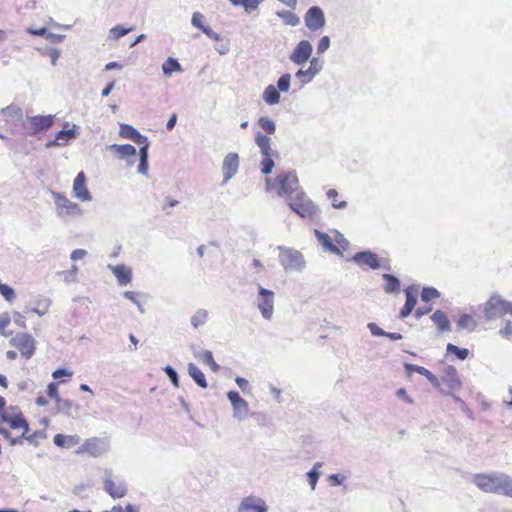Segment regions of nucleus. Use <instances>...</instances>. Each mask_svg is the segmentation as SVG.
<instances>
[{"instance_id":"ea45409f","label":"nucleus","mask_w":512,"mask_h":512,"mask_svg":"<svg viewBox=\"0 0 512 512\" xmlns=\"http://www.w3.org/2000/svg\"><path fill=\"white\" fill-rule=\"evenodd\" d=\"M208 319V312L205 309L197 310L191 317V325L194 328H198L203 325Z\"/></svg>"},{"instance_id":"de8ad7c7","label":"nucleus","mask_w":512,"mask_h":512,"mask_svg":"<svg viewBox=\"0 0 512 512\" xmlns=\"http://www.w3.org/2000/svg\"><path fill=\"white\" fill-rule=\"evenodd\" d=\"M439 296H440V294L437 291V289H435L433 287H425V288H423L422 293H421V300L423 302H429L433 299L438 298Z\"/></svg>"},{"instance_id":"f257e3e1","label":"nucleus","mask_w":512,"mask_h":512,"mask_svg":"<svg viewBox=\"0 0 512 512\" xmlns=\"http://www.w3.org/2000/svg\"><path fill=\"white\" fill-rule=\"evenodd\" d=\"M471 482L484 493L512 498V477L504 472L476 473Z\"/></svg>"},{"instance_id":"774afa93","label":"nucleus","mask_w":512,"mask_h":512,"mask_svg":"<svg viewBox=\"0 0 512 512\" xmlns=\"http://www.w3.org/2000/svg\"><path fill=\"white\" fill-rule=\"evenodd\" d=\"M87 255V251L85 249H75L70 254V259L72 261H78L83 259Z\"/></svg>"},{"instance_id":"864d4df0","label":"nucleus","mask_w":512,"mask_h":512,"mask_svg":"<svg viewBox=\"0 0 512 512\" xmlns=\"http://www.w3.org/2000/svg\"><path fill=\"white\" fill-rule=\"evenodd\" d=\"M329 47H330V38L328 36H323L317 44L318 54L325 53Z\"/></svg>"},{"instance_id":"f03ea898","label":"nucleus","mask_w":512,"mask_h":512,"mask_svg":"<svg viewBox=\"0 0 512 512\" xmlns=\"http://www.w3.org/2000/svg\"><path fill=\"white\" fill-rule=\"evenodd\" d=\"M119 135L124 139H129L136 144L141 145L139 149V165L137 172L147 176L149 170L148 149L149 142L146 136L140 134L133 126L129 124H120Z\"/></svg>"},{"instance_id":"bf43d9fd","label":"nucleus","mask_w":512,"mask_h":512,"mask_svg":"<svg viewBox=\"0 0 512 512\" xmlns=\"http://www.w3.org/2000/svg\"><path fill=\"white\" fill-rule=\"evenodd\" d=\"M73 376V371L69 370V369H65V368H59V369H56L53 373H52V377L54 379H61L62 377H72Z\"/></svg>"},{"instance_id":"7ed1b4c3","label":"nucleus","mask_w":512,"mask_h":512,"mask_svg":"<svg viewBox=\"0 0 512 512\" xmlns=\"http://www.w3.org/2000/svg\"><path fill=\"white\" fill-rule=\"evenodd\" d=\"M267 189H274L278 196L282 198H286L287 200L296 194V191H300L298 178L295 172L288 171L283 172L272 181L271 179H266Z\"/></svg>"},{"instance_id":"9b49d317","label":"nucleus","mask_w":512,"mask_h":512,"mask_svg":"<svg viewBox=\"0 0 512 512\" xmlns=\"http://www.w3.org/2000/svg\"><path fill=\"white\" fill-rule=\"evenodd\" d=\"M440 382L444 385L440 389L442 393L452 395L456 401H461L460 398L454 396V392L459 391L462 386L456 368L453 366L446 367Z\"/></svg>"},{"instance_id":"c756f323","label":"nucleus","mask_w":512,"mask_h":512,"mask_svg":"<svg viewBox=\"0 0 512 512\" xmlns=\"http://www.w3.org/2000/svg\"><path fill=\"white\" fill-rule=\"evenodd\" d=\"M162 72L166 77H170L173 73H181L183 71L182 66L176 58L168 57L162 64Z\"/></svg>"},{"instance_id":"ddd939ff","label":"nucleus","mask_w":512,"mask_h":512,"mask_svg":"<svg viewBox=\"0 0 512 512\" xmlns=\"http://www.w3.org/2000/svg\"><path fill=\"white\" fill-rule=\"evenodd\" d=\"M255 302L262 317L266 320H270L274 313V292L263 287H259V292Z\"/></svg>"},{"instance_id":"a19ab883","label":"nucleus","mask_w":512,"mask_h":512,"mask_svg":"<svg viewBox=\"0 0 512 512\" xmlns=\"http://www.w3.org/2000/svg\"><path fill=\"white\" fill-rule=\"evenodd\" d=\"M132 28H124L121 25H116L112 27L108 32V38L110 40H117L125 35H127L129 32H131Z\"/></svg>"},{"instance_id":"f704fd0d","label":"nucleus","mask_w":512,"mask_h":512,"mask_svg":"<svg viewBox=\"0 0 512 512\" xmlns=\"http://www.w3.org/2000/svg\"><path fill=\"white\" fill-rule=\"evenodd\" d=\"M431 319L434 322V324L438 327L439 331H447L450 329V322L443 311H435L431 316Z\"/></svg>"},{"instance_id":"1a4fd4ad","label":"nucleus","mask_w":512,"mask_h":512,"mask_svg":"<svg viewBox=\"0 0 512 512\" xmlns=\"http://www.w3.org/2000/svg\"><path fill=\"white\" fill-rule=\"evenodd\" d=\"M110 449V443L107 438L92 437L86 439L75 451L77 455L88 454L91 457L98 458Z\"/></svg>"},{"instance_id":"cd10ccee","label":"nucleus","mask_w":512,"mask_h":512,"mask_svg":"<svg viewBox=\"0 0 512 512\" xmlns=\"http://www.w3.org/2000/svg\"><path fill=\"white\" fill-rule=\"evenodd\" d=\"M53 442L56 446L61 448L70 449L81 442L80 436L74 435H64V434H56L53 438Z\"/></svg>"},{"instance_id":"b1692460","label":"nucleus","mask_w":512,"mask_h":512,"mask_svg":"<svg viewBox=\"0 0 512 512\" xmlns=\"http://www.w3.org/2000/svg\"><path fill=\"white\" fill-rule=\"evenodd\" d=\"M191 25L201 30L208 38L215 41L220 40V35L205 24V16L202 13L198 11L192 13Z\"/></svg>"},{"instance_id":"393cba45","label":"nucleus","mask_w":512,"mask_h":512,"mask_svg":"<svg viewBox=\"0 0 512 512\" xmlns=\"http://www.w3.org/2000/svg\"><path fill=\"white\" fill-rule=\"evenodd\" d=\"M108 149L113 151L118 158L126 160L128 166L134 164L132 159L136 155V148L134 146L130 144H111Z\"/></svg>"},{"instance_id":"c9c22d12","label":"nucleus","mask_w":512,"mask_h":512,"mask_svg":"<svg viewBox=\"0 0 512 512\" xmlns=\"http://www.w3.org/2000/svg\"><path fill=\"white\" fill-rule=\"evenodd\" d=\"M276 15L281 18L287 26L295 27L300 23V18L289 10L277 11Z\"/></svg>"},{"instance_id":"680f3d73","label":"nucleus","mask_w":512,"mask_h":512,"mask_svg":"<svg viewBox=\"0 0 512 512\" xmlns=\"http://www.w3.org/2000/svg\"><path fill=\"white\" fill-rule=\"evenodd\" d=\"M11 318L8 313H3L0 315V335L4 334V329L10 324Z\"/></svg>"},{"instance_id":"473e14b6","label":"nucleus","mask_w":512,"mask_h":512,"mask_svg":"<svg viewBox=\"0 0 512 512\" xmlns=\"http://www.w3.org/2000/svg\"><path fill=\"white\" fill-rule=\"evenodd\" d=\"M280 98V92L274 85H268L263 91V100L268 105L278 104Z\"/></svg>"},{"instance_id":"6e6552de","label":"nucleus","mask_w":512,"mask_h":512,"mask_svg":"<svg viewBox=\"0 0 512 512\" xmlns=\"http://www.w3.org/2000/svg\"><path fill=\"white\" fill-rule=\"evenodd\" d=\"M483 312L487 320L502 318L507 314L512 316V303L495 294L485 302Z\"/></svg>"},{"instance_id":"49530a36","label":"nucleus","mask_w":512,"mask_h":512,"mask_svg":"<svg viewBox=\"0 0 512 512\" xmlns=\"http://www.w3.org/2000/svg\"><path fill=\"white\" fill-rule=\"evenodd\" d=\"M0 294L9 303L13 302L15 300V298H16V294H15L14 289L11 288L7 284H2L1 282H0Z\"/></svg>"},{"instance_id":"6e6d98bb","label":"nucleus","mask_w":512,"mask_h":512,"mask_svg":"<svg viewBox=\"0 0 512 512\" xmlns=\"http://www.w3.org/2000/svg\"><path fill=\"white\" fill-rule=\"evenodd\" d=\"M164 371L171 380L172 384L175 387H179V378L177 372L171 366H166Z\"/></svg>"},{"instance_id":"bb28decb","label":"nucleus","mask_w":512,"mask_h":512,"mask_svg":"<svg viewBox=\"0 0 512 512\" xmlns=\"http://www.w3.org/2000/svg\"><path fill=\"white\" fill-rule=\"evenodd\" d=\"M314 234L319 241V243L323 246V248L333 254L340 255V248L333 243L332 234H327L321 232L319 230H315Z\"/></svg>"},{"instance_id":"69168bd1","label":"nucleus","mask_w":512,"mask_h":512,"mask_svg":"<svg viewBox=\"0 0 512 512\" xmlns=\"http://www.w3.org/2000/svg\"><path fill=\"white\" fill-rule=\"evenodd\" d=\"M424 377L427 378V380L436 388H440L441 382L439 379L428 369H426L425 373L423 374Z\"/></svg>"},{"instance_id":"052dcab7","label":"nucleus","mask_w":512,"mask_h":512,"mask_svg":"<svg viewBox=\"0 0 512 512\" xmlns=\"http://www.w3.org/2000/svg\"><path fill=\"white\" fill-rule=\"evenodd\" d=\"M195 357L199 358L207 365L214 359L212 352L209 350H203L201 352L195 353Z\"/></svg>"},{"instance_id":"39448f33","label":"nucleus","mask_w":512,"mask_h":512,"mask_svg":"<svg viewBox=\"0 0 512 512\" xmlns=\"http://www.w3.org/2000/svg\"><path fill=\"white\" fill-rule=\"evenodd\" d=\"M51 196L55 204L56 215L59 218L67 219L83 216L84 210L82 207L78 203L69 199L65 194L52 191Z\"/></svg>"},{"instance_id":"09e8293b","label":"nucleus","mask_w":512,"mask_h":512,"mask_svg":"<svg viewBox=\"0 0 512 512\" xmlns=\"http://www.w3.org/2000/svg\"><path fill=\"white\" fill-rule=\"evenodd\" d=\"M291 83V75L289 73L283 74L277 81V89L281 92H288Z\"/></svg>"},{"instance_id":"423d86ee","label":"nucleus","mask_w":512,"mask_h":512,"mask_svg":"<svg viewBox=\"0 0 512 512\" xmlns=\"http://www.w3.org/2000/svg\"><path fill=\"white\" fill-rule=\"evenodd\" d=\"M287 205L301 218L312 219L318 214L317 205L302 189L287 200Z\"/></svg>"},{"instance_id":"a878e982","label":"nucleus","mask_w":512,"mask_h":512,"mask_svg":"<svg viewBox=\"0 0 512 512\" xmlns=\"http://www.w3.org/2000/svg\"><path fill=\"white\" fill-rule=\"evenodd\" d=\"M353 261L359 266H367L371 269L380 267L378 257L370 251L356 253L353 256Z\"/></svg>"},{"instance_id":"a18cd8bd","label":"nucleus","mask_w":512,"mask_h":512,"mask_svg":"<svg viewBox=\"0 0 512 512\" xmlns=\"http://www.w3.org/2000/svg\"><path fill=\"white\" fill-rule=\"evenodd\" d=\"M327 197L332 202V206L337 209H344L347 206L346 201H338V192L335 189H329L327 191Z\"/></svg>"},{"instance_id":"20e7f679","label":"nucleus","mask_w":512,"mask_h":512,"mask_svg":"<svg viewBox=\"0 0 512 512\" xmlns=\"http://www.w3.org/2000/svg\"><path fill=\"white\" fill-rule=\"evenodd\" d=\"M255 143L259 148L262 160L260 170L264 175H269L274 168V158L278 157V152L271 147V139L261 131L255 134Z\"/></svg>"},{"instance_id":"a211bd4d","label":"nucleus","mask_w":512,"mask_h":512,"mask_svg":"<svg viewBox=\"0 0 512 512\" xmlns=\"http://www.w3.org/2000/svg\"><path fill=\"white\" fill-rule=\"evenodd\" d=\"M3 422L7 423L12 429H22L23 435L29 430V426L22 413L16 408L10 407L9 410L2 414Z\"/></svg>"},{"instance_id":"4d7b16f0","label":"nucleus","mask_w":512,"mask_h":512,"mask_svg":"<svg viewBox=\"0 0 512 512\" xmlns=\"http://www.w3.org/2000/svg\"><path fill=\"white\" fill-rule=\"evenodd\" d=\"M346 480V476L341 474H331L328 476V482L332 486H341Z\"/></svg>"},{"instance_id":"9d476101","label":"nucleus","mask_w":512,"mask_h":512,"mask_svg":"<svg viewBox=\"0 0 512 512\" xmlns=\"http://www.w3.org/2000/svg\"><path fill=\"white\" fill-rule=\"evenodd\" d=\"M103 489L114 499H119L127 494V485L124 480H114L113 471L105 469L103 475Z\"/></svg>"},{"instance_id":"4be33fe9","label":"nucleus","mask_w":512,"mask_h":512,"mask_svg":"<svg viewBox=\"0 0 512 512\" xmlns=\"http://www.w3.org/2000/svg\"><path fill=\"white\" fill-rule=\"evenodd\" d=\"M119 286H127L132 281V269L125 264L108 265Z\"/></svg>"},{"instance_id":"5fc2aeb1","label":"nucleus","mask_w":512,"mask_h":512,"mask_svg":"<svg viewBox=\"0 0 512 512\" xmlns=\"http://www.w3.org/2000/svg\"><path fill=\"white\" fill-rule=\"evenodd\" d=\"M57 274L61 276L63 278V281L67 284L78 282V277L71 273L69 270L60 271Z\"/></svg>"},{"instance_id":"58836bf2","label":"nucleus","mask_w":512,"mask_h":512,"mask_svg":"<svg viewBox=\"0 0 512 512\" xmlns=\"http://www.w3.org/2000/svg\"><path fill=\"white\" fill-rule=\"evenodd\" d=\"M383 278L387 282L384 287L385 292L393 293V292H396L399 290L400 282L396 277H394L390 274H383Z\"/></svg>"},{"instance_id":"8fccbe9b","label":"nucleus","mask_w":512,"mask_h":512,"mask_svg":"<svg viewBox=\"0 0 512 512\" xmlns=\"http://www.w3.org/2000/svg\"><path fill=\"white\" fill-rule=\"evenodd\" d=\"M447 352L455 354L460 360H465L468 357L469 351L465 348H459L456 345L449 343L447 345Z\"/></svg>"},{"instance_id":"3c124183","label":"nucleus","mask_w":512,"mask_h":512,"mask_svg":"<svg viewBox=\"0 0 512 512\" xmlns=\"http://www.w3.org/2000/svg\"><path fill=\"white\" fill-rule=\"evenodd\" d=\"M309 60L310 61H309L308 72L312 73L313 76L315 77L316 75H318L321 72V70H322V63L316 57H313V58H311Z\"/></svg>"},{"instance_id":"e2e57ef3","label":"nucleus","mask_w":512,"mask_h":512,"mask_svg":"<svg viewBox=\"0 0 512 512\" xmlns=\"http://www.w3.org/2000/svg\"><path fill=\"white\" fill-rule=\"evenodd\" d=\"M47 53L50 56L51 64L53 66H55L57 64V61H58L60 55H61V50L58 48H49L47 50Z\"/></svg>"},{"instance_id":"4c0bfd02","label":"nucleus","mask_w":512,"mask_h":512,"mask_svg":"<svg viewBox=\"0 0 512 512\" xmlns=\"http://www.w3.org/2000/svg\"><path fill=\"white\" fill-rule=\"evenodd\" d=\"M58 410L67 416H71L73 412H77L79 407L73 401L61 399L58 403Z\"/></svg>"},{"instance_id":"0e129e2a","label":"nucleus","mask_w":512,"mask_h":512,"mask_svg":"<svg viewBox=\"0 0 512 512\" xmlns=\"http://www.w3.org/2000/svg\"><path fill=\"white\" fill-rule=\"evenodd\" d=\"M396 396L397 398L403 400L404 402L408 403V404H413L414 401L413 399L408 395L407 391L405 388H400L396 391Z\"/></svg>"},{"instance_id":"79ce46f5","label":"nucleus","mask_w":512,"mask_h":512,"mask_svg":"<svg viewBox=\"0 0 512 512\" xmlns=\"http://www.w3.org/2000/svg\"><path fill=\"white\" fill-rule=\"evenodd\" d=\"M123 296L128 299L129 301H131L134 305H136L138 311L140 313H144L145 312V309L140 301V293L139 292H136V291H125L123 293Z\"/></svg>"},{"instance_id":"e433bc0d","label":"nucleus","mask_w":512,"mask_h":512,"mask_svg":"<svg viewBox=\"0 0 512 512\" xmlns=\"http://www.w3.org/2000/svg\"><path fill=\"white\" fill-rule=\"evenodd\" d=\"M457 325L462 330L472 332L476 329L477 322L474 320V318L471 315L463 314L460 316Z\"/></svg>"},{"instance_id":"13d9d810","label":"nucleus","mask_w":512,"mask_h":512,"mask_svg":"<svg viewBox=\"0 0 512 512\" xmlns=\"http://www.w3.org/2000/svg\"><path fill=\"white\" fill-rule=\"evenodd\" d=\"M405 371L408 375H411L413 372L419 373L420 375H423L426 371L425 367L414 365V364H408L406 363L404 365Z\"/></svg>"},{"instance_id":"4468645a","label":"nucleus","mask_w":512,"mask_h":512,"mask_svg":"<svg viewBox=\"0 0 512 512\" xmlns=\"http://www.w3.org/2000/svg\"><path fill=\"white\" fill-rule=\"evenodd\" d=\"M227 398L232 407L233 417L240 422L246 420L250 415L248 402L237 391H229Z\"/></svg>"},{"instance_id":"412c9836","label":"nucleus","mask_w":512,"mask_h":512,"mask_svg":"<svg viewBox=\"0 0 512 512\" xmlns=\"http://www.w3.org/2000/svg\"><path fill=\"white\" fill-rule=\"evenodd\" d=\"M238 512H247V511H254V512H267L268 506L266 505V502L257 496H248L242 499L240 502L238 509Z\"/></svg>"},{"instance_id":"2f4dec72","label":"nucleus","mask_w":512,"mask_h":512,"mask_svg":"<svg viewBox=\"0 0 512 512\" xmlns=\"http://www.w3.org/2000/svg\"><path fill=\"white\" fill-rule=\"evenodd\" d=\"M322 466H323V462H316L313 465L312 469L306 473L307 482L310 486L311 491H314L316 489L318 480L321 476L320 469L322 468Z\"/></svg>"},{"instance_id":"5701e85b","label":"nucleus","mask_w":512,"mask_h":512,"mask_svg":"<svg viewBox=\"0 0 512 512\" xmlns=\"http://www.w3.org/2000/svg\"><path fill=\"white\" fill-rule=\"evenodd\" d=\"M54 115H36L27 117V120L30 122L32 127V133L36 134L38 132H43L52 127L54 123Z\"/></svg>"},{"instance_id":"7c9ffc66","label":"nucleus","mask_w":512,"mask_h":512,"mask_svg":"<svg viewBox=\"0 0 512 512\" xmlns=\"http://www.w3.org/2000/svg\"><path fill=\"white\" fill-rule=\"evenodd\" d=\"M1 114L6 122H16L22 117V110L15 105H9L1 109Z\"/></svg>"},{"instance_id":"6ab92c4d","label":"nucleus","mask_w":512,"mask_h":512,"mask_svg":"<svg viewBox=\"0 0 512 512\" xmlns=\"http://www.w3.org/2000/svg\"><path fill=\"white\" fill-rule=\"evenodd\" d=\"M12 345L19 349L22 356L29 359L34 354L35 350V341L34 339L26 334L19 333L11 340Z\"/></svg>"},{"instance_id":"603ef678","label":"nucleus","mask_w":512,"mask_h":512,"mask_svg":"<svg viewBox=\"0 0 512 512\" xmlns=\"http://www.w3.org/2000/svg\"><path fill=\"white\" fill-rule=\"evenodd\" d=\"M47 394L50 398L54 399L57 403L62 399L59 395L58 384L51 382L47 386Z\"/></svg>"},{"instance_id":"0eeeda50","label":"nucleus","mask_w":512,"mask_h":512,"mask_svg":"<svg viewBox=\"0 0 512 512\" xmlns=\"http://www.w3.org/2000/svg\"><path fill=\"white\" fill-rule=\"evenodd\" d=\"M279 262L286 272H302L306 268L304 255L291 247L279 246Z\"/></svg>"},{"instance_id":"72a5a7b5","label":"nucleus","mask_w":512,"mask_h":512,"mask_svg":"<svg viewBox=\"0 0 512 512\" xmlns=\"http://www.w3.org/2000/svg\"><path fill=\"white\" fill-rule=\"evenodd\" d=\"M188 374L201 388L207 387L205 375L195 364H188Z\"/></svg>"},{"instance_id":"2eb2a0df","label":"nucleus","mask_w":512,"mask_h":512,"mask_svg":"<svg viewBox=\"0 0 512 512\" xmlns=\"http://www.w3.org/2000/svg\"><path fill=\"white\" fill-rule=\"evenodd\" d=\"M304 22L310 31L315 32L322 29L326 24L323 10L318 6L310 7L305 13Z\"/></svg>"},{"instance_id":"338daca9","label":"nucleus","mask_w":512,"mask_h":512,"mask_svg":"<svg viewBox=\"0 0 512 512\" xmlns=\"http://www.w3.org/2000/svg\"><path fill=\"white\" fill-rule=\"evenodd\" d=\"M499 334L504 338L512 337V322L510 320L499 330Z\"/></svg>"},{"instance_id":"37998d69","label":"nucleus","mask_w":512,"mask_h":512,"mask_svg":"<svg viewBox=\"0 0 512 512\" xmlns=\"http://www.w3.org/2000/svg\"><path fill=\"white\" fill-rule=\"evenodd\" d=\"M333 237V243L340 248V255H342V251L346 250L349 246V242L347 239L337 230L331 231Z\"/></svg>"},{"instance_id":"dca6fc26","label":"nucleus","mask_w":512,"mask_h":512,"mask_svg":"<svg viewBox=\"0 0 512 512\" xmlns=\"http://www.w3.org/2000/svg\"><path fill=\"white\" fill-rule=\"evenodd\" d=\"M313 52V46L308 40H301L291 52L289 59L296 65H304Z\"/></svg>"},{"instance_id":"aec40b11","label":"nucleus","mask_w":512,"mask_h":512,"mask_svg":"<svg viewBox=\"0 0 512 512\" xmlns=\"http://www.w3.org/2000/svg\"><path fill=\"white\" fill-rule=\"evenodd\" d=\"M239 168V156L235 152L228 153L224 159L222 164V173H223V182H228L232 177H234Z\"/></svg>"},{"instance_id":"c03bdc74","label":"nucleus","mask_w":512,"mask_h":512,"mask_svg":"<svg viewBox=\"0 0 512 512\" xmlns=\"http://www.w3.org/2000/svg\"><path fill=\"white\" fill-rule=\"evenodd\" d=\"M258 124L261 127V129L268 134H274L276 131L275 122L268 117H260L258 120Z\"/></svg>"},{"instance_id":"f3484780","label":"nucleus","mask_w":512,"mask_h":512,"mask_svg":"<svg viewBox=\"0 0 512 512\" xmlns=\"http://www.w3.org/2000/svg\"><path fill=\"white\" fill-rule=\"evenodd\" d=\"M72 195L81 202H91L93 197L86 183V175L83 171L79 172L73 181Z\"/></svg>"},{"instance_id":"c85d7f7f","label":"nucleus","mask_w":512,"mask_h":512,"mask_svg":"<svg viewBox=\"0 0 512 512\" xmlns=\"http://www.w3.org/2000/svg\"><path fill=\"white\" fill-rule=\"evenodd\" d=\"M406 294V302L403 306V308L400 311V317L406 318L410 315L412 310L414 309L416 303H417V295L416 292H413L411 288L407 289L405 291Z\"/></svg>"},{"instance_id":"f8f14e48","label":"nucleus","mask_w":512,"mask_h":512,"mask_svg":"<svg viewBox=\"0 0 512 512\" xmlns=\"http://www.w3.org/2000/svg\"><path fill=\"white\" fill-rule=\"evenodd\" d=\"M79 136V126L74 123L65 122L63 129L60 130L53 141L46 144L50 147H64L67 146L72 140Z\"/></svg>"}]
</instances>
